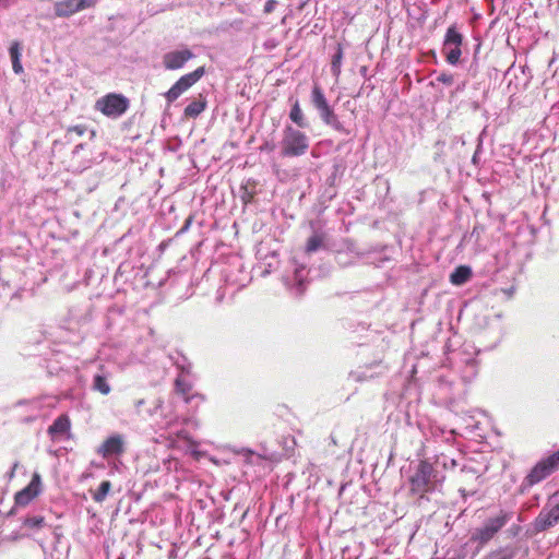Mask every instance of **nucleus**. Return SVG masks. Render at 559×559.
Masks as SVG:
<instances>
[{
    "label": "nucleus",
    "instance_id": "nucleus-30",
    "mask_svg": "<svg viewBox=\"0 0 559 559\" xmlns=\"http://www.w3.org/2000/svg\"><path fill=\"white\" fill-rule=\"evenodd\" d=\"M277 4V0H267L264 4L263 12L265 14H270L275 10V7Z\"/></svg>",
    "mask_w": 559,
    "mask_h": 559
},
{
    "label": "nucleus",
    "instance_id": "nucleus-17",
    "mask_svg": "<svg viewBox=\"0 0 559 559\" xmlns=\"http://www.w3.org/2000/svg\"><path fill=\"white\" fill-rule=\"evenodd\" d=\"M472 276V270L469 266L460 265L450 275V282L453 285H463Z\"/></svg>",
    "mask_w": 559,
    "mask_h": 559
},
{
    "label": "nucleus",
    "instance_id": "nucleus-4",
    "mask_svg": "<svg viewBox=\"0 0 559 559\" xmlns=\"http://www.w3.org/2000/svg\"><path fill=\"white\" fill-rule=\"evenodd\" d=\"M311 104L319 111L322 121L332 127L336 131H345L343 124L338 120V117L334 112L333 108L329 105L328 99L319 86L314 84L311 91Z\"/></svg>",
    "mask_w": 559,
    "mask_h": 559
},
{
    "label": "nucleus",
    "instance_id": "nucleus-5",
    "mask_svg": "<svg viewBox=\"0 0 559 559\" xmlns=\"http://www.w3.org/2000/svg\"><path fill=\"white\" fill-rule=\"evenodd\" d=\"M311 104L319 111L322 121L332 127L336 131H345L343 124L338 120V117L334 112L333 108L329 105L328 99L319 86L314 84L311 91Z\"/></svg>",
    "mask_w": 559,
    "mask_h": 559
},
{
    "label": "nucleus",
    "instance_id": "nucleus-12",
    "mask_svg": "<svg viewBox=\"0 0 559 559\" xmlns=\"http://www.w3.org/2000/svg\"><path fill=\"white\" fill-rule=\"evenodd\" d=\"M96 0H61L55 3V14L69 17L76 12L94 7Z\"/></svg>",
    "mask_w": 559,
    "mask_h": 559
},
{
    "label": "nucleus",
    "instance_id": "nucleus-2",
    "mask_svg": "<svg viewBox=\"0 0 559 559\" xmlns=\"http://www.w3.org/2000/svg\"><path fill=\"white\" fill-rule=\"evenodd\" d=\"M309 148L308 136L300 130L286 126L281 141L283 157H297L307 153Z\"/></svg>",
    "mask_w": 559,
    "mask_h": 559
},
{
    "label": "nucleus",
    "instance_id": "nucleus-16",
    "mask_svg": "<svg viewBox=\"0 0 559 559\" xmlns=\"http://www.w3.org/2000/svg\"><path fill=\"white\" fill-rule=\"evenodd\" d=\"M71 428V421L67 414L58 416L48 427V435L53 439L57 436L68 432Z\"/></svg>",
    "mask_w": 559,
    "mask_h": 559
},
{
    "label": "nucleus",
    "instance_id": "nucleus-33",
    "mask_svg": "<svg viewBox=\"0 0 559 559\" xmlns=\"http://www.w3.org/2000/svg\"><path fill=\"white\" fill-rule=\"evenodd\" d=\"M17 465H19L17 463L14 464V466H13L11 473H10V478H12L14 476V472H15Z\"/></svg>",
    "mask_w": 559,
    "mask_h": 559
},
{
    "label": "nucleus",
    "instance_id": "nucleus-6",
    "mask_svg": "<svg viewBox=\"0 0 559 559\" xmlns=\"http://www.w3.org/2000/svg\"><path fill=\"white\" fill-rule=\"evenodd\" d=\"M511 520V513L501 511L497 516L487 520L483 527L476 528L471 536L478 547H484Z\"/></svg>",
    "mask_w": 559,
    "mask_h": 559
},
{
    "label": "nucleus",
    "instance_id": "nucleus-10",
    "mask_svg": "<svg viewBox=\"0 0 559 559\" xmlns=\"http://www.w3.org/2000/svg\"><path fill=\"white\" fill-rule=\"evenodd\" d=\"M41 489V477L39 473L36 472L33 474L29 484L14 495L15 507H27L34 499H36L40 495Z\"/></svg>",
    "mask_w": 559,
    "mask_h": 559
},
{
    "label": "nucleus",
    "instance_id": "nucleus-32",
    "mask_svg": "<svg viewBox=\"0 0 559 559\" xmlns=\"http://www.w3.org/2000/svg\"><path fill=\"white\" fill-rule=\"evenodd\" d=\"M178 437L182 439H188V432L186 430H181L178 432Z\"/></svg>",
    "mask_w": 559,
    "mask_h": 559
},
{
    "label": "nucleus",
    "instance_id": "nucleus-15",
    "mask_svg": "<svg viewBox=\"0 0 559 559\" xmlns=\"http://www.w3.org/2000/svg\"><path fill=\"white\" fill-rule=\"evenodd\" d=\"M191 384L186 382L181 378H177L175 381V391L179 394L186 404H191L192 402H197L195 408L198 405L205 401L204 395L200 393H191Z\"/></svg>",
    "mask_w": 559,
    "mask_h": 559
},
{
    "label": "nucleus",
    "instance_id": "nucleus-22",
    "mask_svg": "<svg viewBox=\"0 0 559 559\" xmlns=\"http://www.w3.org/2000/svg\"><path fill=\"white\" fill-rule=\"evenodd\" d=\"M93 389L100 392L103 395L109 394L111 390L106 378L102 374H96L94 377Z\"/></svg>",
    "mask_w": 559,
    "mask_h": 559
},
{
    "label": "nucleus",
    "instance_id": "nucleus-27",
    "mask_svg": "<svg viewBox=\"0 0 559 559\" xmlns=\"http://www.w3.org/2000/svg\"><path fill=\"white\" fill-rule=\"evenodd\" d=\"M342 59H343V49L341 46L337 47V51L335 52V55L332 57V62H331V70H332V73L334 75H340L341 73V63H342Z\"/></svg>",
    "mask_w": 559,
    "mask_h": 559
},
{
    "label": "nucleus",
    "instance_id": "nucleus-28",
    "mask_svg": "<svg viewBox=\"0 0 559 559\" xmlns=\"http://www.w3.org/2000/svg\"><path fill=\"white\" fill-rule=\"evenodd\" d=\"M437 81L445 85H452L454 78L451 73L443 72L438 75Z\"/></svg>",
    "mask_w": 559,
    "mask_h": 559
},
{
    "label": "nucleus",
    "instance_id": "nucleus-20",
    "mask_svg": "<svg viewBox=\"0 0 559 559\" xmlns=\"http://www.w3.org/2000/svg\"><path fill=\"white\" fill-rule=\"evenodd\" d=\"M111 490V483L109 480H104L100 483L99 487L91 491L92 498L95 502L102 503L106 498L109 491Z\"/></svg>",
    "mask_w": 559,
    "mask_h": 559
},
{
    "label": "nucleus",
    "instance_id": "nucleus-14",
    "mask_svg": "<svg viewBox=\"0 0 559 559\" xmlns=\"http://www.w3.org/2000/svg\"><path fill=\"white\" fill-rule=\"evenodd\" d=\"M192 58L194 53L190 49L173 50L163 56V66L166 70H179Z\"/></svg>",
    "mask_w": 559,
    "mask_h": 559
},
{
    "label": "nucleus",
    "instance_id": "nucleus-24",
    "mask_svg": "<svg viewBox=\"0 0 559 559\" xmlns=\"http://www.w3.org/2000/svg\"><path fill=\"white\" fill-rule=\"evenodd\" d=\"M10 56L12 59V66L15 73H21L23 71V67L20 62V47L17 43H14L10 47Z\"/></svg>",
    "mask_w": 559,
    "mask_h": 559
},
{
    "label": "nucleus",
    "instance_id": "nucleus-31",
    "mask_svg": "<svg viewBox=\"0 0 559 559\" xmlns=\"http://www.w3.org/2000/svg\"><path fill=\"white\" fill-rule=\"evenodd\" d=\"M259 150L261 152H273L275 150V144L273 142H264L260 147Z\"/></svg>",
    "mask_w": 559,
    "mask_h": 559
},
{
    "label": "nucleus",
    "instance_id": "nucleus-18",
    "mask_svg": "<svg viewBox=\"0 0 559 559\" xmlns=\"http://www.w3.org/2000/svg\"><path fill=\"white\" fill-rule=\"evenodd\" d=\"M289 119L299 128H307L309 126L298 99L292 105Z\"/></svg>",
    "mask_w": 559,
    "mask_h": 559
},
{
    "label": "nucleus",
    "instance_id": "nucleus-29",
    "mask_svg": "<svg viewBox=\"0 0 559 559\" xmlns=\"http://www.w3.org/2000/svg\"><path fill=\"white\" fill-rule=\"evenodd\" d=\"M86 130H87L86 126L78 124V126L69 127L67 130V133H75L76 135L82 136L83 134H85Z\"/></svg>",
    "mask_w": 559,
    "mask_h": 559
},
{
    "label": "nucleus",
    "instance_id": "nucleus-34",
    "mask_svg": "<svg viewBox=\"0 0 559 559\" xmlns=\"http://www.w3.org/2000/svg\"><path fill=\"white\" fill-rule=\"evenodd\" d=\"M143 404H144V401H143V400H139V401L135 403L136 407H140V406H141V405H143Z\"/></svg>",
    "mask_w": 559,
    "mask_h": 559
},
{
    "label": "nucleus",
    "instance_id": "nucleus-1",
    "mask_svg": "<svg viewBox=\"0 0 559 559\" xmlns=\"http://www.w3.org/2000/svg\"><path fill=\"white\" fill-rule=\"evenodd\" d=\"M436 471L426 460L419 461L414 474L409 477V491L424 498L426 493L435 490Z\"/></svg>",
    "mask_w": 559,
    "mask_h": 559
},
{
    "label": "nucleus",
    "instance_id": "nucleus-13",
    "mask_svg": "<svg viewBox=\"0 0 559 559\" xmlns=\"http://www.w3.org/2000/svg\"><path fill=\"white\" fill-rule=\"evenodd\" d=\"M559 522V500L545 507L535 519V528L538 532L546 531Z\"/></svg>",
    "mask_w": 559,
    "mask_h": 559
},
{
    "label": "nucleus",
    "instance_id": "nucleus-8",
    "mask_svg": "<svg viewBox=\"0 0 559 559\" xmlns=\"http://www.w3.org/2000/svg\"><path fill=\"white\" fill-rule=\"evenodd\" d=\"M205 74V68L199 67L194 71L182 75L165 94L168 104L174 103Z\"/></svg>",
    "mask_w": 559,
    "mask_h": 559
},
{
    "label": "nucleus",
    "instance_id": "nucleus-11",
    "mask_svg": "<svg viewBox=\"0 0 559 559\" xmlns=\"http://www.w3.org/2000/svg\"><path fill=\"white\" fill-rule=\"evenodd\" d=\"M126 451V441L122 435L115 433L107 437L97 448L96 453L107 460L111 456H120Z\"/></svg>",
    "mask_w": 559,
    "mask_h": 559
},
{
    "label": "nucleus",
    "instance_id": "nucleus-35",
    "mask_svg": "<svg viewBox=\"0 0 559 559\" xmlns=\"http://www.w3.org/2000/svg\"><path fill=\"white\" fill-rule=\"evenodd\" d=\"M190 221H191V219L189 218V219L186 222V225H185L183 229H187V228H188V226H189V224H190Z\"/></svg>",
    "mask_w": 559,
    "mask_h": 559
},
{
    "label": "nucleus",
    "instance_id": "nucleus-21",
    "mask_svg": "<svg viewBox=\"0 0 559 559\" xmlns=\"http://www.w3.org/2000/svg\"><path fill=\"white\" fill-rule=\"evenodd\" d=\"M324 236L321 234H314L308 238L306 243V252L312 253L319 250L324 243Z\"/></svg>",
    "mask_w": 559,
    "mask_h": 559
},
{
    "label": "nucleus",
    "instance_id": "nucleus-9",
    "mask_svg": "<svg viewBox=\"0 0 559 559\" xmlns=\"http://www.w3.org/2000/svg\"><path fill=\"white\" fill-rule=\"evenodd\" d=\"M463 44V35L457 31L456 26L452 25L447 29L443 40V52L448 63L454 66L459 63Z\"/></svg>",
    "mask_w": 559,
    "mask_h": 559
},
{
    "label": "nucleus",
    "instance_id": "nucleus-3",
    "mask_svg": "<svg viewBox=\"0 0 559 559\" xmlns=\"http://www.w3.org/2000/svg\"><path fill=\"white\" fill-rule=\"evenodd\" d=\"M129 107V98L119 93H108L99 97L94 105L95 110L111 119H117L124 115Z\"/></svg>",
    "mask_w": 559,
    "mask_h": 559
},
{
    "label": "nucleus",
    "instance_id": "nucleus-23",
    "mask_svg": "<svg viewBox=\"0 0 559 559\" xmlns=\"http://www.w3.org/2000/svg\"><path fill=\"white\" fill-rule=\"evenodd\" d=\"M514 550L504 547L490 551L485 559H513Z\"/></svg>",
    "mask_w": 559,
    "mask_h": 559
},
{
    "label": "nucleus",
    "instance_id": "nucleus-25",
    "mask_svg": "<svg viewBox=\"0 0 559 559\" xmlns=\"http://www.w3.org/2000/svg\"><path fill=\"white\" fill-rule=\"evenodd\" d=\"M241 190L243 191L241 195V200L245 204L251 202L255 194V185L253 181L248 180L246 183L241 186Z\"/></svg>",
    "mask_w": 559,
    "mask_h": 559
},
{
    "label": "nucleus",
    "instance_id": "nucleus-7",
    "mask_svg": "<svg viewBox=\"0 0 559 559\" xmlns=\"http://www.w3.org/2000/svg\"><path fill=\"white\" fill-rule=\"evenodd\" d=\"M559 469V450L537 462L524 478V484L532 487Z\"/></svg>",
    "mask_w": 559,
    "mask_h": 559
},
{
    "label": "nucleus",
    "instance_id": "nucleus-19",
    "mask_svg": "<svg viewBox=\"0 0 559 559\" xmlns=\"http://www.w3.org/2000/svg\"><path fill=\"white\" fill-rule=\"evenodd\" d=\"M205 107L206 100L200 95L199 99L191 102L185 108V116L188 118H197L200 114H202L205 110Z\"/></svg>",
    "mask_w": 559,
    "mask_h": 559
},
{
    "label": "nucleus",
    "instance_id": "nucleus-26",
    "mask_svg": "<svg viewBox=\"0 0 559 559\" xmlns=\"http://www.w3.org/2000/svg\"><path fill=\"white\" fill-rule=\"evenodd\" d=\"M23 525L27 528L39 530L45 525L44 516H27L23 521Z\"/></svg>",
    "mask_w": 559,
    "mask_h": 559
}]
</instances>
